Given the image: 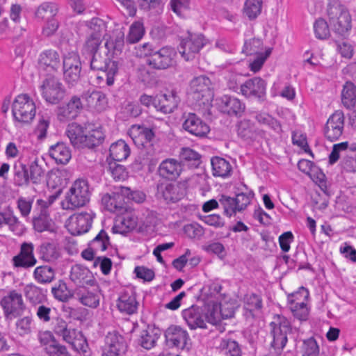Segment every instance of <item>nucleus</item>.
<instances>
[{
	"mask_svg": "<svg viewBox=\"0 0 356 356\" xmlns=\"http://www.w3.org/2000/svg\"><path fill=\"white\" fill-rule=\"evenodd\" d=\"M33 276L40 284H49L55 279L56 270L48 265H42L35 268Z\"/></svg>",
	"mask_w": 356,
	"mask_h": 356,
	"instance_id": "c9c22d12",
	"label": "nucleus"
},
{
	"mask_svg": "<svg viewBox=\"0 0 356 356\" xmlns=\"http://www.w3.org/2000/svg\"><path fill=\"white\" fill-rule=\"evenodd\" d=\"M327 13L329 23L334 33L345 35L352 28V18L348 10L338 3H330Z\"/></svg>",
	"mask_w": 356,
	"mask_h": 356,
	"instance_id": "7ed1b4c3",
	"label": "nucleus"
},
{
	"mask_svg": "<svg viewBox=\"0 0 356 356\" xmlns=\"http://www.w3.org/2000/svg\"><path fill=\"white\" fill-rule=\"evenodd\" d=\"M144 34L143 24L140 22L134 23L129 29V32L127 36V41L130 44L138 42Z\"/></svg>",
	"mask_w": 356,
	"mask_h": 356,
	"instance_id": "0e129e2a",
	"label": "nucleus"
},
{
	"mask_svg": "<svg viewBox=\"0 0 356 356\" xmlns=\"http://www.w3.org/2000/svg\"><path fill=\"white\" fill-rule=\"evenodd\" d=\"M38 64L44 71L50 73L57 72L60 67V55L56 50H45L40 54Z\"/></svg>",
	"mask_w": 356,
	"mask_h": 356,
	"instance_id": "393cba45",
	"label": "nucleus"
},
{
	"mask_svg": "<svg viewBox=\"0 0 356 356\" xmlns=\"http://www.w3.org/2000/svg\"><path fill=\"white\" fill-rule=\"evenodd\" d=\"M263 49V42L258 38H252L245 42L243 52L247 55H259Z\"/></svg>",
	"mask_w": 356,
	"mask_h": 356,
	"instance_id": "338daca9",
	"label": "nucleus"
},
{
	"mask_svg": "<svg viewBox=\"0 0 356 356\" xmlns=\"http://www.w3.org/2000/svg\"><path fill=\"white\" fill-rule=\"evenodd\" d=\"M161 335V331L156 327H147L146 330H142L140 335L139 343L140 346L149 350L154 347L156 343Z\"/></svg>",
	"mask_w": 356,
	"mask_h": 356,
	"instance_id": "72a5a7b5",
	"label": "nucleus"
},
{
	"mask_svg": "<svg viewBox=\"0 0 356 356\" xmlns=\"http://www.w3.org/2000/svg\"><path fill=\"white\" fill-rule=\"evenodd\" d=\"M266 90V83L260 77L250 79L241 86V92L243 96L261 101L264 99Z\"/></svg>",
	"mask_w": 356,
	"mask_h": 356,
	"instance_id": "aec40b11",
	"label": "nucleus"
},
{
	"mask_svg": "<svg viewBox=\"0 0 356 356\" xmlns=\"http://www.w3.org/2000/svg\"><path fill=\"white\" fill-rule=\"evenodd\" d=\"M4 225H7L12 232L18 231L21 226L18 218L14 215L10 209L0 211V228Z\"/></svg>",
	"mask_w": 356,
	"mask_h": 356,
	"instance_id": "49530a36",
	"label": "nucleus"
},
{
	"mask_svg": "<svg viewBox=\"0 0 356 356\" xmlns=\"http://www.w3.org/2000/svg\"><path fill=\"white\" fill-rule=\"evenodd\" d=\"M179 157L181 162L189 167L197 168L201 163L200 154L189 147H183Z\"/></svg>",
	"mask_w": 356,
	"mask_h": 356,
	"instance_id": "c03bdc74",
	"label": "nucleus"
},
{
	"mask_svg": "<svg viewBox=\"0 0 356 356\" xmlns=\"http://www.w3.org/2000/svg\"><path fill=\"white\" fill-rule=\"evenodd\" d=\"M213 175L215 177H226L230 175L232 166L229 161L223 158L215 156L211 159Z\"/></svg>",
	"mask_w": 356,
	"mask_h": 356,
	"instance_id": "a19ab883",
	"label": "nucleus"
},
{
	"mask_svg": "<svg viewBox=\"0 0 356 356\" xmlns=\"http://www.w3.org/2000/svg\"><path fill=\"white\" fill-rule=\"evenodd\" d=\"M341 102L348 109H352L356 105V86L351 81H346L343 86Z\"/></svg>",
	"mask_w": 356,
	"mask_h": 356,
	"instance_id": "4c0bfd02",
	"label": "nucleus"
},
{
	"mask_svg": "<svg viewBox=\"0 0 356 356\" xmlns=\"http://www.w3.org/2000/svg\"><path fill=\"white\" fill-rule=\"evenodd\" d=\"M51 293L55 299L63 302L68 301L73 296V293L63 280H59L58 283L51 288Z\"/></svg>",
	"mask_w": 356,
	"mask_h": 356,
	"instance_id": "8fccbe9b",
	"label": "nucleus"
},
{
	"mask_svg": "<svg viewBox=\"0 0 356 356\" xmlns=\"http://www.w3.org/2000/svg\"><path fill=\"white\" fill-rule=\"evenodd\" d=\"M79 301L89 307L96 308L99 304V295L92 291H89L85 287L79 289L76 293Z\"/></svg>",
	"mask_w": 356,
	"mask_h": 356,
	"instance_id": "a18cd8bd",
	"label": "nucleus"
},
{
	"mask_svg": "<svg viewBox=\"0 0 356 356\" xmlns=\"http://www.w3.org/2000/svg\"><path fill=\"white\" fill-rule=\"evenodd\" d=\"M109 170L115 181H124L128 177L125 167L115 162L109 163Z\"/></svg>",
	"mask_w": 356,
	"mask_h": 356,
	"instance_id": "774afa93",
	"label": "nucleus"
},
{
	"mask_svg": "<svg viewBox=\"0 0 356 356\" xmlns=\"http://www.w3.org/2000/svg\"><path fill=\"white\" fill-rule=\"evenodd\" d=\"M218 106L222 113L235 116H241L245 108L240 99L229 95H224L219 99Z\"/></svg>",
	"mask_w": 356,
	"mask_h": 356,
	"instance_id": "b1692460",
	"label": "nucleus"
},
{
	"mask_svg": "<svg viewBox=\"0 0 356 356\" xmlns=\"http://www.w3.org/2000/svg\"><path fill=\"white\" fill-rule=\"evenodd\" d=\"M109 152L114 161H121L129 156L130 148L124 140H120L111 145Z\"/></svg>",
	"mask_w": 356,
	"mask_h": 356,
	"instance_id": "58836bf2",
	"label": "nucleus"
},
{
	"mask_svg": "<svg viewBox=\"0 0 356 356\" xmlns=\"http://www.w3.org/2000/svg\"><path fill=\"white\" fill-rule=\"evenodd\" d=\"M124 191H129L128 188H121V192L106 193L102 197V204L110 212L122 213L127 209Z\"/></svg>",
	"mask_w": 356,
	"mask_h": 356,
	"instance_id": "f3484780",
	"label": "nucleus"
},
{
	"mask_svg": "<svg viewBox=\"0 0 356 356\" xmlns=\"http://www.w3.org/2000/svg\"><path fill=\"white\" fill-rule=\"evenodd\" d=\"M86 36L96 37L102 39L105 37L106 23L101 19L95 17L85 24Z\"/></svg>",
	"mask_w": 356,
	"mask_h": 356,
	"instance_id": "473e14b6",
	"label": "nucleus"
},
{
	"mask_svg": "<svg viewBox=\"0 0 356 356\" xmlns=\"http://www.w3.org/2000/svg\"><path fill=\"white\" fill-rule=\"evenodd\" d=\"M71 339L65 342L71 345L72 348L78 353H86L88 350V343L82 332L74 330V334L72 335Z\"/></svg>",
	"mask_w": 356,
	"mask_h": 356,
	"instance_id": "603ef678",
	"label": "nucleus"
},
{
	"mask_svg": "<svg viewBox=\"0 0 356 356\" xmlns=\"http://www.w3.org/2000/svg\"><path fill=\"white\" fill-rule=\"evenodd\" d=\"M155 101L154 108L156 111L167 114L172 113L177 108L179 98L174 92H170L168 95H157Z\"/></svg>",
	"mask_w": 356,
	"mask_h": 356,
	"instance_id": "cd10ccee",
	"label": "nucleus"
},
{
	"mask_svg": "<svg viewBox=\"0 0 356 356\" xmlns=\"http://www.w3.org/2000/svg\"><path fill=\"white\" fill-rule=\"evenodd\" d=\"M124 43V33L119 29H115L113 31V35H109L106 39L105 47L107 49L108 52L113 50L115 53L120 52L122 50Z\"/></svg>",
	"mask_w": 356,
	"mask_h": 356,
	"instance_id": "e433bc0d",
	"label": "nucleus"
},
{
	"mask_svg": "<svg viewBox=\"0 0 356 356\" xmlns=\"http://www.w3.org/2000/svg\"><path fill=\"white\" fill-rule=\"evenodd\" d=\"M291 304L290 309L293 316L297 319L302 321H306L309 316V309L307 304L301 301L300 302H295V300H290Z\"/></svg>",
	"mask_w": 356,
	"mask_h": 356,
	"instance_id": "4d7b16f0",
	"label": "nucleus"
},
{
	"mask_svg": "<svg viewBox=\"0 0 356 356\" xmlns=\"http://www.w3.org/2000/svg\"><path fill=\"white\" fill-rule=\"evenodd\" d=\"M39 259L49 264L55 263L61 256L58 243L53 240H45L37 247Z\"/></svg>",
	"mask_w": 356,
	"mask_h": 356,
	"instance_id": "412c9836",
	"label": "nucleus"
},
{
	"mask_svg": "<svg viewBox=\"0 0 356 356\" xmlns=\"http://www.w3.org/2000/svg\"><path fill=\"white\" fill-rule=\"evenodd\" d=\"M117 306L121 312L127 314H132L137 310L138 302L134 294L124 293L119 297Z\"/></svg>",
	"mask_w": 356,
	"mask_h": 356,
	"instance_id": "f704fd0d",
	"label": "nucleus"
},
{
	"mask_svg": "<svg viewBox=\"0 0 356 356\" xmlns=\"http://www.w3.org/2000/svg\"><path fill=\"white\" fill-rule=\"evenodd\" d=\"M244 309L254 316L253 312L262 308V299L260 296L251 293H247L243 298Z\"/></svg>",
	"mask_w": 356,
	"mask_h": 356,
	"instance_id": "09e8293b",
	"label": "nucleus"
},
{
	"mask_svg": "<svg viewBox=\"0 0 356 356\" xmlns=\"http://www.w3.org/2000/svg\"><path fill=\"white\" fill-rule=\"evenodd\" d=\"M58 12L57 6L51 2H44L37 8L35 16L41 20H49L53 18Z\"/></svg>",
	"mask_w": 356,
	"mask_h": 356,
	"instance_id": "de8ad7c7",
	"label": "nucleus"
},
{
	"mask_svg": "<svg viewBox=\"0 0 356 356\" xmlns=\"http://www.w3.org/2000/svg\"><path fill=\"white\" fill-rule=\"evenodd\" d=\"M44 352L48 356H71L67 348L58 340L54 341L52 344L44 348Z\"/></svg>",
	"mask_w": 356,
	"mask_h": 356,
	"instance_id": "e2e57ef3",
	"label": "nucleus"
},
{
	"mask_svg": "<svg viewBox=\"0 0 356 356\" xmlns=\"http://www.w3.org/2000/svg\"><path fill=\"white\" fill-rule=\"evenodd\" d=\"M94 214L88 212H81L70 216L69 226L73 231V234H81L87 232L92 222Z\"/></svg>",
	"mask_w": 356,
	"mask_h": 356,
	"instance_id": "5701e85b",
	"label": "nucleus"
},
{
	"mask_svg": "<svg viewBox=\"0 0 356 356\" xmlns=\"http://www.w3.org/2000/svg\"><path fill=\"white\" fill-rule=\"evenodd\" d=\"M143 47L147 57V63L152 67L164 70L173 65L175 52L172 48L165 47L156 49L147 43L143 44Z\"/></svg>",
	"mask_w": 356,
	"mask_h": 356,
	"instance_id": "423d86ee",
	"label": "nucleus"
},
{
	"mask_svg": "<svg viewBox=\"0 0 356 356\" xmlns=\"http://www.w3.org/2000/svg\"><path fill=\"white\" fill-rule=\"evenodd\" d=\"M0 305L6 320L19 318L24 314L27 309L22 294L15 289L10 290L2 297Z\"/></svg>",
	"mask_w": 356,
	"mask_h": 356,
	"instance_id": "39448f33",
	"label": "nucleus"
},
{
	"mask_svg": "<svg viewBox=\"0 0 356 356\" xmlns=\"http://www.w3.org/2000/svg\"><path fill=\"white\" fill-rule=\"evenodd\" d=\"M32 323L33 317L31 314L19 318L15 323L17 333L20 336L30 334L32 332Z\"/></svg>",
	"mask_w": 356,
	"mask_h": 356,
	"instance_id": "680f3d73",
	"label": "nucleus"
},
{
	"mask_svg": "<svg viewBox=\"0 0 356 356\" xmlns=\"http://www.w3.org/2000/svg\"><path fill=\"white\" fill-rule=\"evenodd\" d=\"M104 135L102 130L93 129L88 134H86L84 140V147L93 148L102 143Z\"/></svg>",
	"mask_w": 356,
	"mask_h": 356,
	"instance_id": "bf43d9fd",
	"label": "nucleus"
},
{
	"mask_svg": "<svg viewBox=\"0 0 356 356\" xmlns=\"http://www.w3.org/2000/svg\"><path fill=\"white\" fill-rule=\"evenodd\" d=\"M189 95L199 106L209 104L214 96L210 79L204 75L193 78L190 82Z\"/></svg>",
	"mask_w": 356,
	"mask_h": 356,
	"instance_id": "0eeeda50",
	"label": "nucleus"
},
{
	"mask_svg": "<svg viewBox=\"0 0 356 356\" xmlns=\"http://www.w3.org/2000/svg\"><path fill=\"white\" fill-rule=\"evenodd\" d=\"M157 195L167 203H175L183 199L186 194V186L184 182H159L156 186Z\"/></svg>",
	"mask_w": 356,
	"mask_h": 356,
	"instance_id": "9b49d317",
	"label": "nucleus"
},
{
	"mask_svg": "<svg viewBox=\"0 0 356 356\" xmlns=\"http://www.w3.org/2000/svg\"><path fill=\"white\" fill-rule=\"evenodd\" d=\"M165 344L169 348L183 350L189 340L186 330L177 325H170L165 331Z\"/></svg>",
	"mask_w": 356,
	"mask_h": 356,
	"instance_id": "6ab92c4d",
	"label": "nucleus"
},
{
	"mask_svg": "<svg viewBox=\"0 0 356 356\" xmlns=\"http://www.w3.org/2000/svg\"><path fill=\"white\" fill-rule=\"evenodd\" d=\"M63 76L67 83L74 85L81 76V63L79 56L74 53H69L63 58Z\"/></svg>",
	"mask_w": 356,
	"mask_h": 356,
	"instance_id": "ddd939ff",
	"label": "nucleus"
},
{
	"mask_svg": "<svg viewBox=\"0 0 356 356\" xmlns=\"http://www.w3.org/2000/svg\"><path fill=\"white\" fill-rule=\"evenodd\" d=\"M102 39L96 37L86 36L81 49V54L86 58L88 55L100 51Z\"/></svg>",
	"mask_w": 356,
	"mask_h": 356,
	"instance_id": "5fc2aeb1",
	"label": "nucleus"
},
{
	"mask_svg": "<svg viewBox=\"0 0 356 356\" xmlns=\"http://www.w3.org/2000/svg\"><path fill=\"white\" fill-rule=\"evenodd\" d=\"M182 316L191 330H195L197 327H206L204 318V315L202 307L192 305L189 308L183 310Z\"/></svg>",
	"mask_w": 356,
	"mask_h": 356,
	"instance_id": "a878e982",
	"label": "nucleus"
},
{
	"mask_svg": "<svg viewBox=\"0 0 356 356\" xmlns=\"http://www.w3.org/2000/svg\"><path fill=\"white\" fill-rule=\"evenodd\" d=\"M182 127L191 134L200 138L206 136L210 131L209 126L193 113H189L186 116Z\"/></svg>",
	"mask_w": 356,
	"mask_h": 356,
	"instance_id": "4be33fe9",
	"label": "nucleus"
},
{
	"mask_svg": "<svg viewBox=\"0 0 356 356\" xmlns=\"http://www.w3.org/2000/svg\"><path fill=\"white\" fill-rule=\"evenodd\" d=\"M88 107L97 112H102L107 107V98L106 95L100 90H88L82 95Z\"/></svg>",
	"mask_w": 356,
	"mask_h": 356,
	"instance_id": "bb28decb",
	"label": "nucleus"
},
{
	"mask_svg": "<svg viewBox=\"0 0 356 356\" xmlns=\"http://www.w3.org/2000/svg\"><path fill=\"white\" fill-rule=\"evenodd\" d=\"M49 153L57 163L66 164L71 159V152L64 143H58L51 146Z\"/></svg>",
	"mask_w": 356,
	"mask_h": 356,
	"instance_id": "2f4dec72",
	"label": "nucleus"
},
{
	"mask_svg": "<svg viewBox=\"0 0 356 356\" xmlns=\"http://www.w3.org/2000/svg\"><path fill=\"white\" fill-rule=\"evenodd\" d=\"M270 334L273 337L270 348L275 350V354L279 355L287 343V334L291 330L290 323L284 317H278L277 321L270 323Z\"/></svg>",
	"mask_w": 356,
	"mask_h": 356,
	"instance_id": "9d476101",
	"label": "nucleus"
},
{
	"mask_svg": "<svg viewBox=\"0 0 356 356\" xmlns=\"http://www.w3.org/2000/svg\"><path fill=\"white\" fill-rule=\"evenodd\" d=\"M12 113L15 120L28 123L35 115V103L28 95H19L13 102Z\"/></svg>",
	"mask_w": 356,
	"mask_h": 356,
	"instance_id": "1a4fd4ad",
	"label": "nucleus"
},
{
	"mask_svg": "<svg viewBox=\"0 0 356 356\" xmlns=\"http://www.w3.org/2000/svg\"><path fill=\"white\" fill-rule=\"evenodd\" d=\"M205 44L206 39L202 34L190 33L181 41L178 49L181 56L188 61L195 58Z\"/></svg>",
	"mask_w": 356,
	"mask_h": 356,
	"instance_id": "f8f14e48",
	"label": "nucleus"
},
{
	"mask_svg": "<svg viewBox=\"0 0 356 356\" xmlns=\"http://www.w3.org/2000/svg\"><path fill=\"white\" fill-rule=\"evenodd\" d=\"M44 174L45 170L39 165L37 159L29 166L20 162L15 163L13 165V182L18 187L29 186L30 183L40 184Z\"/></svg>",
	"mask_w": 356,
	"mask_h": 356,
	"instance_id": "f257e3e1",
	"label": "nucleus"
},
{
	"mask_svg": "<svg viewBox=\"0 0 356 356\" xmlns=\"http://www.w3.org/2000/svg\"><path fill=\"white\" fill-rule=\"evenodd\" d=\"M182 171L181 163L174 159H168L162 161L159 167V175L165 179H177Z\"/></svg>",
	"mask_w": 356,
	"mask_h": 356,
	"instance_id": "c756f323",
	"label": "nucleus"
},
{
	"mask_svg": "<svg viewBox=\"0 0 356 356\" xmlns=\"http://www.w3.org/2000/svg\"><path fill=\"white\" fill-rule=\"evenodd\" d=\"M109 52L101 51L87 56L90 68L93 71H102L104 73L106 85L108 86L114 83V77L118 72V63L112 60L108 55Z\"/></svg>",
	"mask_w": 356,
	"mask_h": 356,
	"instance_id": "20e7f679",
	"label": "nucleus"
},
{
	"mask_svg": "<svg viewBox=\"0 0 356 356\" xmlns=\"http://www.w3.org/2000/svg\"><path fill=\"white\" fill-rule=\"evenodd\" d=\"M127 348L125 338L116 331L111 332L105 337V349L102 356H123Z\"/></svg>",
	"mask_w": 356,
	"mask_h": 356,
	"instance_id": "4468645a",
	"label": "nucleus"
},
{
	"mask_svg": "<svg viewBox=\"0 0 356 356\" xmlns=\"http://www.w3.org/2000/svg\"><path fill=\"white\" fill-rule=\"evenodd\" d=\"M65 133L71 144L75 148H84L86 134L83 127L77 123L72 122L68 124Z\"/></svg>",
	"mask_w": 356,
	"mask_h": 356,
	"instance_id": "7c9ffc66",
	"label": "nucleus"
},
{
	"mask_svg": "<svg viewBox=\"0 0 356 356\" xmlns=\"http://www.w3.org/2000/svg\"><path fill=\"white\" fill-rule=\"evenodd\" d=\"M91 192L86 180H76L65 195L61 205L63 209L73 210L85 206L90 201Z\"/></svg>",
	"mask_w": 356,
	"mask_h": 356,
	"instance_id": "f03ea898",
	"label": "nucleus"
},
{
	"mask_svg": "<svg viewBox=\"0 0 356 356\" xmlns=\"http://www.w3.org/2000/svg\"><path fill=\"white\" fill-rule=\"evenodd\" d=\"M219 202L223 208L224 214L229 218L238 212L234 197L222 195L219 199Z\"/></svg>",
	"mask_w": 356,
	"mask_h": 356,
	"instance_id": "052dcab7",
	"label": "nucleus"
},
{
	"mask_svg": "<svg viewBox=\"0 0 356 356\" xmlns=\"http://www.w3.org/2000/svg\"><path fill=\"white\" fill-rule=\"evenodd\" d=\"M82 109L83 104L81 98L76 95H74L67 103L57 108V119L62 122L72 120L79 115Z\"/></svg>",
	"mask_w": 356,
	"mask_h": 356,
	"instance_id": "a211bd4d",
	"label": "nucleus"
},
{
	"mask_svg": "<svg viewBox=\"0 0 356 356\" xmlns=\"http://www.w3.org/2000/svg\"><path fill=\"white\" fill-rule=\"evenodd\" d=\"M33 223L34 229L38 232L44 231L55 232L52 220L45 213H40L39 216L35 218Z\"/></svg>",
	"mask_w": 356,
	"mask_h": 356,
	"instance_id": "864d4df0",
	"label": "nucleus"
},
{
	"mask_svg": "<svg viewBox=\"0 0 356 356\" xmlns=\"http://www.w3.org/2000/svg\"><path fill=\"white\" fill-rule=\"evenodd\" d=\"M15 268L28 269L36 265L38 261L34 255V245L31 242H24L20 245L19 252L13 257Z\"/></svg>",
	"mask_w": 356,
	"mask_h": 356,
	"instance_id": "dca6fc26",
	"label": "nucleus"
},
{
	"mask_svg": "<svg viewBox=\"0 0 356 356\" xmlns=\"http://www.w3.org/2000/svg\"><path fill=\"white\" fill-rule=\"evenodd\" d=\"M42 97L49 104H57L65 96L66 90L59 79L54 74L47 75L40 86Z\"/></svg>",
	"mask_w": 356,
	"mask_h": 356,
	"instance_id": "6e6552de",
	"label": "nucleus"
},
{
	"mask_svg": "<svg viewBox=\"0 0 356 356\" xmlns=\"http://www.w3.org/2000/svg\"><path fill=\"white\" fill-rule=\"evenodd\" d=\"M219 347L227 356H241V350L238 343L229 339H222Z\"/></svg>",
	"mask_w": 356,
	"mask_h": 356,
	"instance_id": "13d9d810",
	"label": "nucleus"
},
{
	"mask_svg": "<svg viewBox=\"0 0 356 356\" xmlns=\"http://www.w3.org/2000/svg\"><path fill=\"white\" fill-rule=\"evenodd\" d=\"M52 330L56 335L61 337L63 340L66 341L74 334L76 329L69 327L67 323L63 318H56L52 323Z\"/></svg>",
	"mask_w": 356,
	"mask_h": 356,
	"instance_id": "79ce46f5",
	"label": "nucleus"
},
{
	"mask_svg": "<svg viewBox=\"0 0 356 356\" xmlns=\"http://www.w3.org/2000/svg\"><path fill=\"white\" fill-rule=\"evenodd\" d=\"M344 114L341 111H336L328 118L324 128V135L330 141L339 139L344 128Z\"/></svg>",
	"mask_w": 356,
	"mask_h": 356,
	"instance_id": "2eb2a0df",
	"label": "nucleus"
},
{
	"mask_svg": "<svg viewBox=\"0 0 356 356\" xmlns=\"http://www.w3.org/2000/svg\"><path fill=\"white\" fill-rule=\"evenodd\" d=\"M92 277L90 270L79 264H76L71 268L70 278L81 289L85 287V285H94L95 281Z\"/></svg>",
	"mask_w": 356,
	"mask_h": 356,
	"instance_id": "c85d7f7f",
	"label": "nucleus"
},
{
	"mask_svg": "<svg viewBox=\"0 0 356 356\" xmlns=\"http://www.w3.org/2000/svg\"><path fill=\"white\" fill-rule=\"evenodd\" d=\"M254 119L259 124L267 126L276 134H280L282 131L281 123L268 113L257 112Z\"/></svg>",
	"mask_w": 356,
	"mask_h": 356,
	"instance_id": "ea45409f",
	"label": "nucleus"
},
{
	"mask_svg": "<svg viewBox=\"0 0 356 356\" xmlns=\"http://www.w3.org/2000/svg\"><path fill=\"white\" fill-rule=\"evenodd\" d=\"M262 0H246L243 8L244 15L250 19H256L261 13Z\"/></svg>",
	"mask_w": 356,
	"mask_h": 356,
	"instance_id": "3c124183",
	"label": "nucleus"
},
{
	"mask_svg": "<svg viewBox=\"0 0 356 356\" xmlns=\"http://www.w3.org/2000/svg\"><path fill=\"white\" fill-rule=\"evenodd\" d=\"M109 245V236L104 229H102L89 243V246L97 252L106 250Z\"/></svg>",
	"mask_w": 356,
	"mask_h": 356,
	"instance_id": "6e6d98bb",
	"label": "nucleus"
},
{
	"mask_svg": "<svg viewBox=\"0 0 356 356\" xmlns=\"http://www.w3.org/2000/svg\"><path fill=\"white\" fill-rule=\"evenodd\" d=\"M314 29L316 37L320 40L326 39L330 36L329 26L327 22L322 18L316 20L314 24Z\"/></svg>",
	"mask_w": 356,
	"mask_h": 356,
	"instance_id": "69168bd1",
	"label": "nucleus"
},
{
	"mask_svg": "<svg viewBox=\"0 0 356 356\" xmlns=\"http://www.w3.org/2000/svg\"><path fill=\"white\" fill-rule=\"evenodd\" d=\"M24 294L26 298L34 305L41 303L45 298L43 289L32 283L24 286Z\"/></svg>",
	"mask_w": 356,
	"mask_h": 356,
	"instance_id": "37998d69",
	"label": "nucleus"
}]
</instances>
